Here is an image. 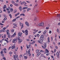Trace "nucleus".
<instances>
[{"label":"nucleus","mask_w":60,"mask_h":60,"mask_svg":"<svg viewBox=\"0 0 60 60\" xmlns=\"http://www.w3.org/2000/svg\"><path fill=\"white\" fill-rule=\"evenodd\" d=\"M43 41V38H40V40H38L37 41L38 43H40V44H42Z\"/></svg>","instance_id":"f257e3e1"},{"label":"nucleus","mask_w":60,"mask_h":60,"mask_svg":"<svg viewBox=\"0 0 60 60\" xmlns=\"http://www.w3.org/2000/svg\"><path fill=\"white\" fill-rule=\"evenodd\" d=\"M17 42V38H14L12 42V43H15Z\"/></svg>","instance_id":"f03ea898"},{"label":"nucleus","mask_w":60,"mask_h":60,"mask_svg":"<svg viewBox=\"0 0 60 60\" xmlns=\"http://www.w3.org/2000/svg\"><path fill=\"white\" fill-rule=\"evenodd\" d=\"M23 23H22L21 22L20 23V26H21V29H22V28L23 27Z\"/></svg>","instance_id":"7ed1b4c3"},{"label":"nucleus","mask_w":60,"mask_h":60,"mask_svg":"<svg viewBox=\"0 0 60 60\" xmlns=\"http://www.w3.org/2000/svg\"><path fill=\"white\" fill-rule=\"evenodd\" d=\"M43 22H42V23H40L39 24V26H43Z\"/></svg>","instance_id":"20e7f679"},{"label":"nucleus","mask_w":60,"mask_h":60,"mask_svg":"<svg viewBox=\"0 0 60 60\" xmlns=\"http://www.w3.org/2000/svg\"><path fill=\"white\" fill-rule=\"evenodd\" d=\"M22 33H20V32H19V33L18 34V36H20V37H21V35H22Z\"/></svg>","instance_id":"39448f33"},{"label":"nucleus","mask_w":60,"mask_h":60,"mask_svg":"<svg viewBox=\"0 0 60 60\" xmlns=\"http://www.w3.org/2000/svg\"><path fill=\"white\" fill-rule=\"evenodd\" d=\"M25 24L26 25V26H29V23H28L27 22H25Z\"/></svg>","instance_id":"423d86ee"},{"label":"nucleus","mask_w":60,"mask_h":60,"mask_svg":"<svg viewBox=\"0 0 60 60\" xmlns=\"http://www.w3.org/2000/svg\"><path fill=\"white\" fill-rule=\"evenodd\" d=\"M56 55H57V56L58 57V58H59V53H58V52H57L56 53Z\"/></svg>","instance_id":"0eeeda50"},{"label":"nucleus","mask_w":60,"mask_h":60,"mask_svg":"<svg viewBox=\"0 0 60 60\" xmlns=\"http://www.w3.org/2000/svg\"><path fill=\"white\" fill-rule=\"evenodd\" d=\"M45 50L46 51H45V53H49V50H48V49H45Z\"/></svg>","instance_id":"6e6552de"},{"label":"nucleus","mask_w":60,"mask_h":60,"mask_svg":"<svg viewBox=\"0 0 60 60\" xmlns=\"http://www.w3.org/2000/svg\"><path fill=\"white\" fill-rule=\"evenodd\" d=\"M25 32L26 35H27L28 34V31H27V30H26Z\"/></svg>","instance_id":"1a4fd4ad"},{"label":"nucleus","mask_w":60,"mask_h":60,"mask_svg":"<svg viewBox=\"0 0 60 60\" xmlns=\"http://www.w3.org/2000/svg\"><path fill=\"white\" fill-rule=\"evenodd\" d=\"M16 33H15L11 37H14L15 35H16Z\"/></svg>","instance_id":"9d476101"},{"label":"nucleus","mask_w":60,"mask_h":60,"mask_svg":"<svg viewBox=\"0 0 60 60\" xmlns=\"http://www.w3.org/2000/svg\"><path fill=\"white\" fill-rule=\"evenodd\" d=\"M6 8V5H4V6L3 7V9L4 10H5V8Z\"/></svg>","instance_id":"9b49d317"},{"label":"nucleus","mask_w":60,"mask_h":60,"mask_svg":"<svg viewBox=\"0 0 60 60\" xmlns=\"http://www.w3.org/2000/svg\"><path fill=\"white\" fill-rule=\"evenodd\" d=\"M32 9L31 8H29L27 9V11L28 12V11H29L30 10H31Z\"/></svg>","instance_id":"f8f14e48"},{"label":"nucleus","mask_w":60,"mask_h":60,"mask_svg":"<svg viewBox=\"0 0 60 60\" xmlns=\"http://www.w3.org/2000/svg\"><path fill=\"white\" fill-rule=\"evenodd\" d=\"M28 9V7H24L22 8V10H24L25 9Z\"/></svg>","instance_id":"ddd939ff"},{"label":"nucleus","mask_w":60,"mask_h":60,"mask_svg":"<svg viewBox=\"0 0 60 60\" xmlns=\"http://www.w3.org/2000/svg\"><path fill=\"white\" fill-rule=\"evenodd\" d=\"M41 54V52H39L38 53L37 55V56H38L39 55H40Z\"/></svg>","instance_id":"4468645a"},{"label":"nucleus","mask_w":60,"mask_h":60,"mask_svg":"<svg viewBox=\"0 0 60 60\" xmlns=\"http://www.w3.org/2000/svg\"><path fill=\"white\" fill-rule=\"evenodd\" d=\"M44 38V36L43 35H42L41 36L40 38Z\"/></svg>","instance_id":"2eb2a0df"},{"label":"nucleus","mask_w":60,"mask_h":60,"mask_svg":"<svg viewBox=\"0 0 60 60\" xmlns=\"http://www.w3.org/2000/svg\"><path fill=\"white\" fill-rule=\"evenodd\" d=\"M22 41V40H20L19 41H18V43H20Z\"/></svg>","instance_id":"dca6fc26"},{"label":"nucleus","mask_w":60,"mask_h":60,"mask_svg":"<svg viewBox=\"0 0 60 60\" xmlns=\"http://www.w3.org/2000/svg\"><path fill=\"white\" fill-rule=\"evenodd\" d=\"M47 39H48V42L49 43V42H50V41H50L49 38V37H48V38Z\"/></svg>","instance_id":"f3484780"},{"label":"nucleus","mask_w":60,"mask_h":60,"mask_svg":"<svg viewBox=\"0 0 60 60\" xmlns=\"http://www.w3.org/2000/svg\"><path fill=\"white\" fill-rule=\"evenodd\" d=\"M15 48V46L13 45L12 46L11 48L12 49H13Z\"/></svg>","instance_id":"a211bd4d"},{"label":"nucleus","mask_w":60,"mask_h":60,"mask_svg":"<svg viewBox=\"0 0 60 60\" xmlns=\"http://www.w3.org/2000/svg\"><path fill=\"white\" fill-rule=\"evenodd\" d=\"M2 32H5V30H1L0 31V33H1Z\"/></svg>","instance_id":"6ab92c4d"},{"label":"nucleus","mask_w":60,"mask_h":60,"mask_svg":"<svg viewBox=\"0 0 60 60\" xmlns=\"http://www.w3.org/2000/svg\"><path fill=\"white\" fill-rule=\"evenodd\" d=\"M25 16V15L24 14H22L20 15V16Z\"/></svg>","instance_id":"aec40b11"},{"label":"nucleus","mask_w":60,"mask_h":60,"mask_svg":"<svg viewBox=\"0 0 60 60\" xmlns=\"http://www.w3.org/2000/svg\"><path fill=\"white\" fill-rule=\"evenodd\" d=\"M44 45V47H45V48H46V47L47 46V45H46V43H45Z\"/></svg>","instance_id":"412c9836"},{"label":"nucleus","mask_w":60,"mask_h":60,"mask_svg":"<svg viewBox=\"0 0 60 60\" xmlns=\"http://www.w3.org/2000/svg\"><path fill=\"white\" fill-rule=\"evenodd\" d=\"M39 50H37L36 51V53H38V52H39Z\"/></svg>","instance_id":"4be33fe9"},{"label":"nucleus","mask_w":60,"mask_h":60,"mask_svg":"<svg viewBox=\"0 0 60 60\" xmlns=\"http://www.w3.org/2000/svg\"><path fill=\"white\" fill-rule=\"evenodd\" d=\"M46 32H47V31H46V30H45L44 32L43 33V34L44 35L45 34H46Z\"/></svg>","instance_id":"5701e85b"},{"label":"nucleus","mask_w":60,"mask_h":60,"mask_svg":"<svg viewBox=\"0 0 60 60\" xmlns=\"http://www.w3.org/2000/svg\"><path fill=\"white\" fill-rule=\"evenodd\" d=\"M14 59H16V56L14 55Z\"/></svg>","instance_id":"b1692460"},{"label":"nucleus","mask_w":60,"mask_h":60,"mask_svg":"<svg viewBox=\"0 0 60 60\" xmlns=\"http://www.w3.org/2000/svg\"><path fill=\"white\" fill-rule=\"evenodd\" d=\"M57 17H60V14H59L58 15H57Z\"/></svg>","instance_id":"393cba45"},{"label":"nucleus","mask_w":60,"mask_h":60,"mask_svg":"<svg viewBox=\"0 0 60 60\" xmlns=\"http://www.w3.org/2000/svg\"><path fill=\"white\" fill-rule=\"evenodd\" d=\"M9 16L10 17L11 19L12 18V16H11V14H10L9 15Z\"/></svg>","instance_id":"a878e982"},{"label":"nucleus","mask_w":60,"mask_h":60,"mask_svg":"<svg viewBox=\"0 0 60 60\" xmlns=\"http://www.w3.org/2000/svg\"><path fill=\"white\" fill-rule=\"evenodd\" d=\"M10 36V34H9V35H8V38H11V37H11V36Z\"/></svg>","instance_id":"bb28decb"},{"label":"nucleus","mask_w":60,"mask_h":60,"mask_svg":"<svg viewBox=\"0 0 60 60\" xmlns=\"http://www.w3.org/2000/svg\"><path fill=\"white\" fill-rule=\"evenodd\" d=\"M22 3H23V4H26V3L25 2L23 1L22 2Z\"/></svg>","instance_id":"cd10ccee"},{"label":"nucleus","mask_w":60,"mask_h":60,"mask_svg":"<svg viewBox=\"0 0 60 60\" xmlns=\"http://www.w3.org/2000/svg\"><path fill=\"white\" fill-rule=\"evenodd\" d=\"M14 5H15V6H18V5H19L16 3Z\"/></svg>","instance_id":"c85d7f7f"},{"label":"nucleus","mask_w":60,"mask_h":60,"mask_svg":"<svg viewBox=\"0 0 60 60\" xmlns=\"http://www.w3.org/2000/svg\"><path fill=\"white\" fill-rule=\"evenodd\" d=\"M41 47H42V48H43V49H46V48L45 47H44V46H43V45H42L41 46Z\"/></svg>","instance_id":"c756f323"},{"label":"nucleus","mask_w":60,"mask_h":60,"mask_svg":"<svg viewBox=\"0 0 60 60\" xmlns=\"http://www.w3.org/2000/svg\"><path fill=\"white\" fill-rule=\"evenodd\" d=\"M41 56L42 57H44V55L43 54H41Z\"/></svg>","instance_id":"7c9ffc66"},{"label":"nucleus","mask_w":60,"mask_h":60,"mask_svg":"<svg viewBox=\"0 0 60 60\" xmlns=\"http://www.w3.org/2000/svg\"><path fill=\"white\" fill-rule=\"evenodd\" d=\"M30 49L28 51V54H30Z\"/></svg>","instance_id":"2f4dec72"},{"label":"nucleus","mask_w":60,"mask_h":60,"mask_svg":"<svg viewBox=\"0 0 60 60\" xmlns=\"http://www.w3.org/2000/svg\"><path fill=\"white\" fill-rule=\"evenodd\" d=\"M13 25L15 26H17V24H16L14 23L13 24Z\"/></svg>","instance_id":"473e14b6"},{"label":"nucleus","mask_w":60,"mask_h":60,"mask_svg":"<svg viewBox=\"0 0 60 60\" xmlns=\"http://www.w3.org/2000/svg\"><path fill=\"white\" fill-rule=\"evenodd\" d=\"M5 41H6V42H7V43H8V42H9L8 40H7L6 39H5Z\"/></svg>","instance_id":"72a5a7b5"},{"label":"nucleus","mask_w":60,"mask_h":60,"mask_svg":"<svg viewBox=\"0 0 60 60\" xmlns=\"http://www.w3.org/2000/svg\"><path fill=\"white\" fill-rule=\"evenodd\" d=\"M57 33H59V29H57Z\"/></svg>","instance_id":"f704fd0d"},{"label":"nucleus","mask_w":60,"mask_h":60,"mask_svg":"<svg viewBox=\"0 0 60 60\" xmlns=\"http://www.w3.org/2000/svg\"><path fill=\"white\" fill-rule=\"evenodd\" d=\"M7 19V18L5 17L4 19V20H6Z\"/></svg>","instance_id":"c9c22d12"},{"label":"nucleus","mask_w":60,"mask_h":60,"mask_svg":"<svg viewBox=\"0 0 60 60\" xmlns=\"http://www.w3.org/2000/svg\"><path fill=\"white\" fill-rule=\"evenodd\" d=\"M36 17H35L34 19V21H36Z\"/></svg>","instance_id":"e433bc0d"},{"label":"nucleus","mask_w":60,"mask_h":60,"mask_svg":"<svg viewBox=\"0 0 60 60\" xmlns=\"http://www.w3.org/2000/svg\"><path fill=\"white\" fill-rule=\"evenodd\" d=\"M26 10H24L23 11V13H25V12H26Z\"/></svg>","instance_id":"4c0bfd02"},{"label":"nucleus","mask_w":60,"mask_h":60,"mask_svg":"<svg viewBox=\"0 0 60 60\" xmlns=\"http://www.w3.org/2000/svg\"><path fill=\"white\" fill-rule=\"evenodd\" d=\"M11 12H12V11H13V9L12 8H11Z\"/></svg>","instance_id":"58836bf2"},{"label":"nucleus","mask_w":60,"mask_h":60,"mask_svg":"<svg viewBox=\"0 0 60 60\" xmlns=\"http://www.w3.org/2000/svg\"><path fill=\"white\" fill-rule=\"evenodd\" d=\"M12 3L13 4H14L15 3V2L13 1H12Z\"/></svg>","instance_id":"ea45409f"},{"label":"nucleus","mask_w":60,"mask_h":60,"mask_svg":"<svg viewBox=\"0 0 60 60\" xmlns=\"http://www.w3.org/2000/svg\"><path fill=\"white\" fill-rule=\"evenodd\" d=\"M16 19H13L12 20L13 22H14V21H16Z\"/></svg>","instance_id":"a19ab883"},{"label":"nucleus","mask_w":60,"mask_h":60,"mask_svg":"<svg viewBox=\"0 0 60 60\" xmlns=\"http://www.w3.org/2000/svg\"><path fill=\"white\" fill-rule=\"evenodd\" d=\"M6 48H4V51H6Z\"/></svg>","instance_id":"79ce46f5"},{"label":"nucleus","mask_w":60,"mask_h":60,"mask_svg":"<svg viewBox=\"0 0 60 60\" xmlns=\"http://www.w3.org/2000/svg\"><path fill=\"white\" fill-rule=\"evenodd\" d=\"M8 13L9 14V13H10V11H9V10L8 11Z\"/></svg>","instance_id":"37998d69"},{"label":"nucleus","mask_w":60,"mask_h":60,"mask_svg":"<svg viewBox=\"0 0 60 60\" xmlns=\"http://www.w3.org/2000/svg\"><path fill=\"white\" fill-rule=\"evenodd\" d=\"M11 32H13L14 31V30H11Z\"/></svg>","instance_id":"c03bdc74"},{"label":"nucleus","mask_w":60,"mask_h":60,"mask_svg":"<svg viewBox=\"0 0 60 60\" xmlns=\"http://www.w3.org/2000/svg\"><path fill=\"white\" fill-rule=\"evenodd\" d=\"M6 35H5V34L4 35V38H6V36H5Z\"/></svg>","instance_id":"a18cd8bd"},{"label":"nucleus","mask_w":60,"mask_h":60,"mask_svg":"<svg viewBox=\"0 0 60 60\" xmlns=\"http://www.w3.org/2000/svg\"><path fill=\"white\" fill-rule=\"evenodd\" d=\"M37 6V4H36L35 6H34V8L36 7V6Z\"/></svg>","instance_id":"49530a36"},{"label":"nucleus","mask_w":60,"mask_h":60,"mask_svg":"<svg viewBox=\"0 0 60 60\" xmlns=\"http://www.w3.org/2000/svg\"><path fill=\"white\" fill-rule=\"evenodd\" d=\"M19 9L21 11H22V8H20Z\"/></svg>","instance_id":"de8ad7c7"},{"label":"nucleus","mask_w":60,"mask_h":60,"mask_svg":"<svg viewBox=\"0 0 60 60\" xmlns=\"http://www.w3.org/2000/svg\"><path fill=\"white\" fill-rule=\"evenodd\" d=\"M1 54H3V53H4V52H3V51H1Z\"/></svg>","instance_id":"09e8293b"},{"label":"nucleus","mask_w":60,"mask_h":60,"mask_svg":"<svg viewBox=\"0 0 60 60\" xmlns=\"http://www.w3.org/2000/svg\"><path fill=\"white\" fill-rule=\"evenodd\" d=\"M26 47H27V49H29V47H28V45H26Z\"/></svg>","instance_id":"8fccbe9b"},{"label":"nucleus","mask_w":60,"mask_h":60,"mask_svg":"<svg viewBox=\"0 0 60 60\" xmlns=\"http://www.w3.org/2000/svg\"><path fill=\"white\" fill-rule=\"evenodd\" d=\"M27 57L26 56H25L24 58L25 59H27Z\"/></svg>","instance_id":"3c124183"},{"label":"nucleus","mask_w":60,"mask_h":60,"mask_svg":"<svg viewBox=\"0 0 60 60\" xmlns=\"http://www.w3.org/2000/svg\"><path fill=\"white\" fill-rule=\"evenodd\" d=\"M6 27H4L3 28V30H5V29H6Z\"/></svg>","instance_id":"603ef678"},{"label":"nucleus","mask_w":60,"mask_h":60,"mask_svg":"<svg viewBox=\"0 0 60 60\" xmlns=\"http://www.w3.org/2000/svg\"><path fill=\"white\" fill-rule=\"evenodd\" d=\"M6 10L7 11H8L9 10V9H8V8H6Z\"/></svg>","instance_id":"864d4df0"},{"label":"nucleus","mask_w":60,"mask_h":60,"mask_svg":"<svg viewBox=\"0 0 60 60\" xmlns=\"http://www.w3.org/2000/svg\"><path fill=\"white\" fill-rule=\"evenodd\" d=\"M40 52H44V51H43V50H41L40 51Z\"/></svg>","instance_id":"5fc2aeb1"},{"label":"nucleus","mask_w":60,"mask_h":60,"mask_svg":"<svg viewBox=\"0 0 60 60\" xmlns=\"http://www.w3.org/2000/svg\"><path fill=\"white\" fill-rule=\"evenodd\" d=\"M55 47L56 48V49H58V47H57V46H55Z\"/></svg>","instance_id":"6e6d98bb"},{"label":"nucleus","mask_w":60,"mask_h":60,"mask_svg":"<svg viewBox=\"0 0 60 60\" xmlns=\"http://www.w3.org/2000/svg\"><path fill=\"white\" fill-rule=\"evenodd\" d=\"M9 54H12V52H10L9 53Z\"/></svg>","instance_id":"4d7b16f0"},{"label":"nucleus","mask_w":60,"mask_h":60,"mask_svg":"<svg viewBox=\"0 0 60 60\" xmlns=\"http://www.w3.org/2000/svg\"><path fill=\"white\" fill-rule=\"evenodd\" d=\"M37 36L38 37H39L40 36V35L39 34H37Z\"/></svg>","instance_id":"13d9d810"},{"label":"nucleus","mask_w":60,"mask_h":60,"mask_svg":"<svg viewBox=\"0 0 60 60\" xmlns=\"http://www.w3.org/2000/svg\"><path fill=\"white\" fill-rule=\"evenodd\" d=\"M20 17V16H18V17H17V18H16V19H18V18H19Z\"/></svg>","instance_id":"bf43d9fd"},{"label":"nucleus","mask_w":60,"mask_h":60,"mask_svg":"<svg viewBox=\"0 0 60 60\" xmlns=\"http://www.w3.org/2000/svg\"><path fill=\"white\" fill-rule=\"evenodd\" d=\"M49 34H51V31H49Z\"/></svg>","instance_id":"052dcab7"},{"label":"nucleus","mask_w":60,"mask_h":60,"mask_svg":"<svg viewBox=\"0 0 60 60\" xmlns=\"http://www.w3.org/2000/svg\"><path fill=\"white\" fill-rule=\"evenodd\" d=\"M3 59L4 60H6V59L5 58H4V57L3 58Z\"/></svg>","instance_id":"680f3d73"},{"label":"nucleus","mask_w":60,"mask_h":60,"mask_svg":"<svg viewBox=\"0 0 60 60\" xmlns=\"http://www.w3.org/2000/svg\"><path fill=\"white\" fill-rule=\"evenodd\" d=\"M2 11L1 10H0V13H2Z\"/></svg>","instance_id":"e2e57ef3"},{"label":"nucleus","mask_w":60,"mask_h":60,"mask_svg":"<svg viewBox=\"0 0 60 60\" xmlns=\"http://www.w3.org/2000/svg\"><path fill=\"white\" fill-rule=\"evenodd\" d=\"M46 29H49V27H46Z\"/></svg>","instance_id":"0e129e2a"},{"label":"nucleus","mask_w":60,"mask_h":60,"mask_svg":"<svg viewBox=\"0 0 60 60\" xmlns=\"http://www.w3.org/2000/svg\"><path fill=\"white\" fill-rule=\"evenodd\" d=\"M11 7H12V4H11L10 5Z\"/></svg>","instance_id":"69168bd1"},{"label":"nucleus","mask_w":60,"mask_h":60,"mask_svg":"<svg viewBox=\"0 0 60 60\" xmlns=\"http://www.w3.org/2000/svg\"><path fill=\"white\" fill-rule=\"evenodd\" d=\"M7 34H9V32H8L7 33Z\"/></svg>","instance_id":"338daca9"},{"label":"nucleus","mask_w":60,"mask_h":60,"mask_svg":"<svg viewBox=\"0 0 60 60\" xmlns=\"http://www.w3.org/2000/svg\"><path fill=\"white\" fill-rule=\"evenodd\" d=\"M41 31H40L38 32V33H39V34H40L41 33Z\"/></svg>","instance_id":"774afa93"}]
</instances>
